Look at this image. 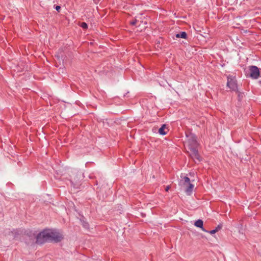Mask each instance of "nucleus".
Returning a JSON list of instances; mask_svg holds the SVG:
<instances>
[{"label": "nucleus", "instance_id": "nucleus-1", "mask_svg": "<svg viewBox=\"0 0 261 261\" xmlns=\"http://www.w3.org/2000/svg\"><path fill=\"white\" fill-rule=\"evenodd\" d=\"M63 239V234L55 229H45L36 236V243L42 244L46 242H60Z\"/></svg>", "mask_w": 261, "mask_h": 261}, {"label": "nucleus", "instance_id": "nucleus-2", "mask_svg": "<svg viewBox=\"0 0 261 261\" xmlns=\"http://www.w3.org/2000/svg\"><path fill=\"white\" fill-rule=\"evenodd\" d=\"M187 140L186 144L189 149L190 156L193 160L200 161V156L197 150L198 143L196 140V136L192 134L187 135Z\"/></svg>", "mask_w": 261, "mask_h": 261}, {"label": "nucleus", "instance_id": "nucleus-3", "mask_svg": "<svg viewBox=\"0 0 261 261\" xmlns=\"http://www.w3.org/2000/svg\"><path fill=\"white\" fill-rule=\"evenodd\" d=\"M180 177L182 179H180V180L179 181V185L184 187L188 186V187L185 190V191L187 194L191 195L194 188V185L190 183V180L189 177L187 176L182 177V175H181Z\"/></svg>", "mask_w": 261, "mask_h": 261}, {"label": "nucleus", "instance_id": "nucleus-4", "mask_svg": "<svg viewBox=\"0 0 261 261\" xmlns=\"http://www.w3.org/2000/svg\"><path fill=\"white\" fill-rule=\"evenodd\" d=\"M227 86L232 91L237 90L238 86L235 76L230 75L227 76Z\"/></svg>", "mask_w": 261, "mask_h": 261}, {"label": "nucleus", "instance_id": "nucleus-5", "mask_svg": "<svg viewBox=\"0 0 261 261\" xmlns=\"http://www.w3.org/2000/svg\"><path fill=\"white\" fill-rule=\"evenodd\" d=\"M249 76L252 79H257L259 76L260 72L259 68L255 66L249 67Z\"/></svg>", "mask_w": 261, "mask_h": 261}, {"label": "nucleus", "instance_id": "nucleus-6", "mask_svg": "<svg viewBox=\"0 0 261 261\" xmlns=\"http://www.w3.org/2000/svg\"><path fill=\"white\" fill-rule=\"evenodd\" d=\"M203 222L202 220L201 219H198V220L196 221L194 223V225L195 226L201 228V229L203 231H206L204 229V228L203 227Z\"/></svg>", "mask_w": 261, "mask_h": 261}, {"label": "nucleus", "instance_id": "nucleus-7", "mask_svg": "<svg viewBox=\"0 0 261 261\" xmlns=\"http://www.w3.org/2000/svg\"><path fill=\"white\" fill-rule=\"evenodd\" d=\"M166 125L165 124H163L162 125L161 127L159 128V133L160 135H165L167 133V132L165 131V129L166 128Z\"/></svg>", "mask_w": 261, "mask_h": 261}, {"label": "nucleus", "instance_id": "nucleus-8", "mask_svg": "<svg viewBox=\"0 0 261 261\" xmlns=\"http://www.w3.org/2000/svg\"><path fill=\"white\" fill-rule=\"evenodd\" d=\"M187 36V35L185 32H181L180 33L177 34L176 35V37L177 38H184V39H186Z\"/></svg>", "mask_w": 261, "mask_h": 261}, {"label": "nucleus", "instance_id": "nucleus-9", "mask_svg": "<svg viewBox=\"0 0 261 261\" xmlns=\"http://www.w3.org/2000/svg\"><path fill=\"white\" fill-rule=\"evenodd\" d=\"M221 228V226L219 225L215 229L212 230L210 231H209L208 232L210 234H214L216 232H217L219 230H220Z\"/></svg>", "mask_w": 261, "mask_h": 261}, {"label": "nucleus", "instance_id": "nucleus-10", "mask_svg": "<svg viewBox=\"0 0 261 261\" xmlns=\"http://www.w3.org/2000/svg\"><path fill=\"white\" fill-rule=\"evenodd\" d=\"M81 27L83 29H87L88 25L86 22H82L81 24Z\"/></svg>", "mask_w": 261, "mask_h": 261}, {"label": "nucleus", "instance_id": "nucleus-11", "mask_svg": "<svg viewBox=\"0 0 261 261\" xmlns=\"http://www.w3.org/2000/svg\"><path fill=\"white\" fill-rule=\"evenodd\" d=\"M137 20H135L134 21H131L130 23L132 25H135L137 23Z\"/></svg>", "mask_w": 261, "mask_h": 261}, {"label": "nucleus", "instance_id": "nucleus-12", "mask_svg": "<svg viewBox=\"0 0 261 261\" xmlns=\"http://www.w3.org/2000/svg\"><path fill=\"white\" fill-rule=\"evenodd\" d=\"M55 9L57 11H59L60 10L61 7L59 6H56Z\"/></svg>", "mask_w": 261, "mask_h": 261}, {"label": "nucleus", "instance_id": "nucleus-13", "mask_svg": "<svg viewBox=\"0 0 261 261\" xmlns=\"http://www.w3.org/2000/svg\"><path fill=\"white\" fill-rule=\"evenodd\" d=\"M170 189V186H168L167 187H166V189H165V190L166 191H168V190Z\"/></svg>", "mask_w": 261, "mask_h": 261}, {"label": "nucleus", "instance_id": "nucleus-14", "mask_svg": "<svg viewBox=\"0 0 261 261\" xmlns=\"http://www.w3.org/2000/svg\"><path fill=\"white\" fill-rule=\"evenodd\" d=\"M88 226V224H86V225H84V226H85V227H86V226Z\"/></svg>", "mask_w": 261, "mask_h": 261}, {"label": "nucleus", "instance_id": "nucleus-15", "mask_svg": "<svg viewBox=\"0 0 261 261\" xmlns=\"http://www.w3.org/2000/svg\"><path fill=\"white\" fill-rule=\"evenodd\" d=\"M259 83L261 84V81H260L259 82Z\"/></svg>", "mask_w": 261, "mask_h": 261}]
</instances>
